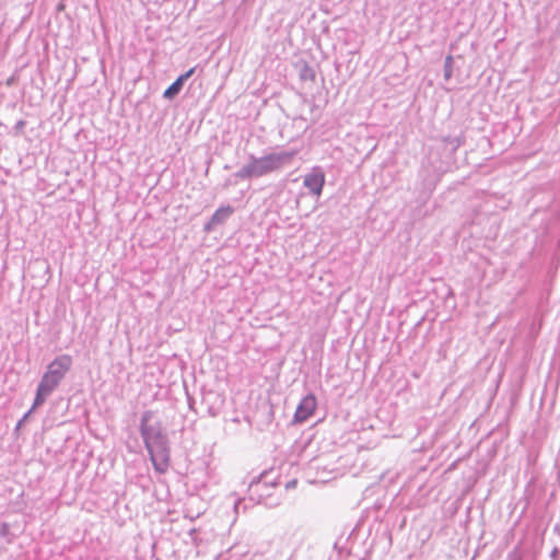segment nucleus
Wrapping results in <instances>:
<instances>
[{
	"instance_id": "1",
	"label": "nucleus",
	"mask_w": 560,
	"mask_h": 560,
	"mask_svg": "<svg viewBox=\"0 0 560 560\" xmlns=\"http://www.w3.org/2000/svg\"><path fill=\"white\" fill-rule=\"evenodd\" d=\"M153 415L152 410L142 412L139 432L155 471L164 474L171 460L170 439L161 421L152 422Z\"/></svg>"
},
{
	"instance_id": "2",
	"label": "nucleus",
	"mask_w": 560,
	"mask_h": 560,
	"mask_svg": "<svg viewBox=\"0 0 560 560\" xmlns=\"http://www.w3.org/2000/svg\"><path fill=\"white\" fill-rule=\"evenodd\" d=\"M293 156L294 152L288 151L271 152L260 158L249 154L248 162L243 165L234 176L242 180L259 178L280 171Z\"/></svg>"
},
{
	"instance_id": "3",
	"label": "nucleus",
	"mask_w": 560,
	"mask_h": 560,
	"mask_svg": "<svg viewBox=\"0 0 560 560\" xmlns=\"http://www.w3.org/2000/svg\"><path fill=\"white\" fill-rule=\"evenodd\" d=\"M71 365L72 358L68 354L58 355L48 364L47 371L38 383L32 409L38 408L46 401L47 397L51 395L65 378Z\"/></svg>"
},
{
	"instance_id": "4",
	"label": "nucleus",
	"mask_w": 560,
	"mask_h": 560,
	"mask_svg": "<svg viewBox=\"0 0 560 560\" xmlns=\"http://www.w3.org/2000/svg\"><path fill=\"white\" fill-rule=\"evenodd\" d=\"M317 406L316 397L314 394L306 395L298 405L293 421L295 423L305 422L315 411Z\"/></svg>"
},
{
	"instance_id": "5",
	"label": "nucleus",
	"mask_w": 560,
	"mask_h": 560,
	"mask_svg": "<svg viewBox=\"0 0 560 560\" xmlns=\"http://www.w3.org/2000/svg\"><path fill=\"white\" fill-rule=\"evenodd\" d=\"M303 185L311 194L320 196L325 185V174L320 168H313L311 173L304 176Z\"/></svg>"
},
{
	"instance_id": "6",
	"label": "nucleus",
	"mask_w": 560,
	"mask_h": 560,
	"mask_svg": "<svg viewBox=\"0 0 560 560\" xmlns=\"http://www.w3.org/2000/svg\"><path fill=\"white\" fill-rule=\"evenodd\" d=\"M233 212L234 208L232 206L220 207L205 224L203 231L207 233L213 231L218 225L223 224L233 214Z\"/></svg>"
},
{
	"instance_id": "7",
	"label": "nucleus",
	"mask_w": 560,
	"mask_h": 560,
	"mask_svg": "<svg viewBox=\"0 0 560 560\" xmlns=\"http://www.w3.org/2000/svg\"><path fill=\"white\" fill-rule=\"evenodd\" d=\"M257 498L258 503L264 504L267 508H276L280 504L279 497H273L272 493H264L259 489V485L252 487V499Z\"/></svg>"
},
{
	"instance_id": "8",
	"label": "nucleus",
	"mask_w": 560,
	"mask_h": 560,
	"mask_svg": "<svg viewBox=\"0 0 560 560\" xmlns=\"http://www.w3.org/2000/svg\"><path fill=\"white\" fill-rule=\"evenodd\" d=\"M254 485H259V489L261 487L266 488L267 490H271L277 486L276 479L270 478V472L264 471L260 474L257 478H254L252 482L249 483V492L252 493V487Z\"/></svg>"
},
{
	"instance_id": "9",
	"label": "nucleus",
	"mask_w": 560,
	"mask_h": 560,
	"mask_svg": "<svg viewBox=\"0 0 560 560\" xmlns=\"http://www.w3.org/2000/svg\"><path fill=\"white\" fill-rule=\"evenodd\" d=\"M185 81L183 78H177L163 93V97L166 100H173L182 91Z\"/></svg>"
},
{
	"instance_id": "10",
	"label": "nucleus",
	"mask_w": 560,
	"mask_h": 560,
	"mask_svg": "<svg viewBox=\"0 0 560 560\" xmlns=\"http://www.w3.org/2000/svg\"><path fill=\"white\" fill-rule=\"evenodd\" d=\"M299 77L302 81H315L316 72L313 67L307 62L303 61L298 63Z\"/></svg>"
},
{
	"instance_id": "11",
	"label": "nucleus",
	"mask_w": 560,
	"mask_h": 560,
	"mask_svg": "<svg viewBox=\"0 0 560 560\" xmlns=\"http://www.w3.org/2000/svg\"><path fill=\"white\" fill-rule=\"evenodd\" d=\"M443 142L447 147H451L452 152H455L463 143L460 137H452V136L444 137Z\"/></svg>"
},
{
	"instance_id": "12",
	"label": "nucleus",
	"mask_w": 560,
	"mask_h": 560,
	"mask_svg": "<svg viewBox=\"0 0 560 560\" xmlns=\"http://www.w3.org/2000/svg\"><path fill=\"white\" fill-rule=\"evenodd\" d=\"M453 65L454 60L451 55H448L444 60V78L445 80H450L453 74Z\"/></svg>"
},
{
	"instance_id": "13",
	"label": "nucleus",
	"mask_w": 560,
	"mask_h": 560,
	"mask_svg": "<svg viewBox=\"0 0 560 560\" xmlns=\"http://www.w3.org/2000/svg\"><path fill=\"white\" fill-rule=\"evenodd\" d=\"M195 70H196L195 67L190 68L185 73L180 74L179 78H183V80L186 82L195 73Z\"/></svg>"
},
{
	"instance_id": "14",
	"label": "nucleus",
	"mask_w": 560,
	"mask_h": 560,
	"mask_svg": "<svg viewBox=\"0 0 560 560\" xmlns=\"http://www.w3.org/2000/svg\"><path fill=\"white\" fill-rule=\"evenodd\" d=\"M25 124H26V122H25L24 120H22V119H21V120L16 121V124H15V126H14V129H15L16 131H21V130L25 127Z\"/></svg>"
},
{
	"instance_id": "15",
	"label": "nucleus",
	"mask_w": 560,
	"mask_h": 560,
	"mask_svg": "<svg viewBox=\"0 0 560 560\" xmlns=\"http://www.w3.org/2000/svg\"><path fill=\"white\" fill-rule=\"evenodd\" d=\"M296 485V480H291L287 483L285 488L289 489V488H292Z\"/></svg>"
},
{
	"instance_id": "16",
	"label": "nucleus",
	"mask_w": 560,
	"mask_h": 560,
	"mask_svg": "<svg viewBox=\"0 0 560 560\" xmlns=\"http://www.w3.org/2000/svg\"><path fill=\"white\" fill-rule=\"evenodd\" d=\"M33 410H34V409H32V408H31V409H30V410L24 415V417H23L21 420H23V422H24V421H26V420L28 419V416L31 415V412H32Z\"/></svg>"
},
{
	"instance_id": "17",
	"label": "nucleus",
	"mask_w": 560,
	"mask_h": 560,
	"mask_svg": "<svg viewBox=\"0 0 560 560\" xmlns=\"http://www.w3.org/2000/svg\"><path fill=\"white\" fill-rule=\"evenodd\" d=\"M33 410H34V409H32V408H31V409H30V410L24 415V417H23L21 420H23V422H24V421H26V420L28 419V416L31 415V412H32Z\"/></svg>"
},
{
	"instance_id": "18",
	"label": "nucleus",
	"mask_w": 560,
	"mask_h": 560,
	"mask_svg": "<svg viewBox=\"0 0 560 560\" xmlns=\"http://www.w3.org/2000/svg\"><path fill=\"white\" fill-rule=\"evenodd\" d=\"M33 410H34V409H32V408H31V409H30V410L24 415V417H23L21 420H23V422H24V421H26V420L28 419V416L31 415V412H32Z\"/></svg>"
},
{
	"instance_id": "19",
	"label": "nucleus",
	"mask_w": 560,
	"mask_h": 560,
	"mask_svg": "<svg viewBox=\"0 0 560 560\" xmlns=\"http://www.w3.org/2000/svg\"><path fill=\"white\" fill-rule=\"evenodd\" d=\"M260 491H262L264 493H271L270 490H267L266 488L261 487L260 488Z\"/></svg>"
},
{
	"instance_id": "20",
	"label": "nucleus",
	"mask_w": 560,
	"mask_h": 560,
	"mask_svg": "<svg viewBox=\"0 0 560 560\" xmlns=\"http://www.w3.org/2000/svg\"><path fill=\"white\" fill-rule=\"evenodd\" d=\"M63 8H65V5L62 3H59L57 9H58V11H61V10H63Z\"/></svg>"
},
{
	"instance_id": "21",
	"label": "nucleus",
	"mask_w": 560,
	"mask_h": 560,
	"mask_svg": "<svg viewBox=\"0 0 560 560\" xmlns=\"http://www.w3.org/2000/svg\"><path fill=\"white\" fill-rule=\"evenodd\" d=\"M22 423H23V420H20V421L18 422V424H16V429H19V428L22 425Z\"/></svg>"
},
{
	"instance_id": "22",
	"label": "nucleus",
	"mask_w": 560,
	"mask_h": 560,
	"mask_svg": "<svg viewBox=\"0 0 560 560\" xmlns=\"http://www.w3.org/2000/svg\"><path fill=\"white\" fill-rule=\"evenodd\" d=\"M230 184H231L230 180H226L224 184V187H228Z\"/></svg>"
}]
</instances>
